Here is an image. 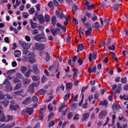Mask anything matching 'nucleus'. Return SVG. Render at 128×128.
<instances>
[{
  "mask_svg": "<svg viewBox=\"0 0 128 128\" xmlns=\"http://www.w3.org/2000/svg\"><path fill=\"white\" fill-rule=\"evenodd\" d=\"M33 40L38 42H46V38L44 34H38L33 36Z\"/></svg>",
  "mask_w": 128,
  "mask_h": 128,
  "instance_id": "nucleus-1",
  "label": "nucleus"
},
{
  "mask_svg": "<svg viewBox=\"0 0 128 128\" xmlns=\"http://www.w3.org/2000/svg\"><path fill=\"white\" fill-rule=\"evenodd\" d=\"M40 84V82L38 81L37 82H35L33 84H32L29 86V88L28 90V92H30L32 94H34V92H36V89H34V88H37V86H38Z\"/></svg>",
  "mask_w": 128,
  "mask_h": 128,
  "instance_id": "nucleus-2",
  "label": "nucleus"
},
{
  "mask_svg": "<svg viewBox=\"0 0 128 128\" xmlns=\"http://www.w3.org/2000/svg\"><path fill=\"white\" fill-rule=\"evenodd\" d=\"M28 58L30 64H34V62H36V56H34V52H32L28 54Z\"/></svg>",
  "mask_w": 128,
  "mask_h": 128,
  "instance_id": "nucleus-3",
  "label": "nucleus"
},
{
  "mask_svg": "<svg viewBox=\"0 0 128 128\" xmlns=\"http://www.w3.org/2000/svg\"><path fill=\"white\" fill-rule=\"evenodd\" d=\"M35 50H38L39 52H42L44 50V44H40L37 42L34 46Z\"/></svg>",
  "mask_w": 128,
  "mask_h": 128,
  "instance_id": "nucleus-4",
  "label": "nucleus"
},
{
  "mask_svg": "<svg viewBox=\"0 0 128 128\" xmlns=\"http://www.w3.org/2000/svg\"><path fill=\"white\" fill-rule=\"evenodd\" d=\"M108 112L106 110H101L98 114V118L100 120H102L105 116H106Z\"/></svg>",
  "mask_w": 128,
  "mask_h": 128,
  "instance_id": "nucleus-5",
  "label": "nucleus"
},
{
  "mask_svg": "<svg viewBox=\"0 0 128 128\" xmlns=\"http://www.w3.org/2000/svg\"><path fill=\"white\" fill-rule=\"evenodd\" d=\"M19 44L24 49L30 48V46H28V44L26 43V42L22 41V40H19Z\"/></svg>",
  "mask_w": 128,
  "mask_h": 128,
  "instance_id": "nucleus-6",
  "label": "nucleus"
},
{
  "mask_svg": "<svg viewBox=\"0 0 128 128\" xmlns=\"http://www.w3.org/2000/svg\"><path fill=\"white\" fill-rule=\"evenodd\" d=\"M37 20H39L40 24H44V22H46V18H44V16H42V14H39L37 16Z\"/></svg>",
  "mask_w": 128,
  "mask_h": 128,
  "instance_id": "nucleus-7",
  "label": "nucleus"
},
{
  "mask_svg": "<svg viewBox=\"0 0 128 128\" xmlns=\"http://www.w3.org/2000/svg\"><path fill=\"white\" fill-rule=\"evenodd\" d=\"M9 108L10 110H16L18 108H20L18 105H14V104H11L10 105Z\"/></svg>",
  "mask_w": 128,
  "mask_h": 128,
  "instance_id": "nucleus-8",
  "label": "nucleus"
},
{
  "mask_svg": "<svg viewBox=\"0 0 128 128\" xmlns=\"http://www.w3.org/2000/svg\"><path fill=\"white\" fill-rule=\"evenodd\" d=\"M32 102V98L30 97H28L26 98L22 102L23 104H25V106H28V104H30Z\"/></svg>",
  "mask_w": 128,
  "mask_h": 128,
  "instance_id": "nucleus-9",
  "label": "nucleus"
},
{
  "mask_svg": "<svg viewBox=\"0 0 128 128\" xmlns=\"http://www.w3.org/2000/svg\"><path fill=\"white\" fill-rule=\"evenodd\" d=\"M88 74H92V72H96V66H94L92 70V66H89L88 70Z\"/></svg>",
  "mask_w": 128,
  "mask_h": 128,
  "instance_id": "nucleus-10",
  "label": "nucleus"
},
{
  "mask_svg": "<svg viewBox=\"0 0 128 128\" xmlns=\"http://www.w3.org/2000/svg\"><path fill=\"white\" fill-rule=\"evenodd\" d=\"M6 118L4 116V111L0 112V122H6Z\"/></svg>",
  "mask_w": 128,
  "mask_h": 128,
  "instance_id": "nucleus-11",
  "label": "nucleus"
},
{
  "mask_svg": "<svg viewBox=\"0 0 128 128\" xmlns=\"http://www.w3.org/2000/svg\"><path fill=\"white\" fill-rule=\"evenodd\" d=\"M15 70H9L8 71H7L6 74L8 76L7 77L8 80H12V78L10 77V75L12 74H14V72H15Z\"/></svg>",
  "mask_w": 128,
  "mask_h": 128,
  "instance_id": "nucleus-12",
  "label": "nucleus"
},
{
  "mask_svg": "<svg viewBox=\"0 0 128 128\" xmlns=\"http://www.w3.org/2000/svg\"><path fill=\"white\" fill-rule=\"evenodd\" d=\"M56 26H58V28H62L64 32H66V27L62 26V24L60 23H58V22Z\"/></svg>",
  "mask_w": 128,
  "mask_h": 128,
  "instance_id": "nucleus-13",
  "label": "nucleus"
},
{
  "mask_svg": "<svg viewBox=\"0 0 128 128\" xmlns=\"http://www.w3.org/2000/svg\"><path fill=\"white\" fill-rule=\"evenodd\" d=\"M32 70H34V73L36 74H38L40 73V70H38V66L34 64Z\"/></svg>",
  "mask_w": 128,
  "mask_h": 128,
  "instance_id": "nucleus-14",
  "label": "nucleus"
},
{
  "mask_svg": "<svg viewBox=\"0 0 128 128\" xmlns=\"http://www.w3.org/2000/svg\"><path fill=\"white\" fill-rule=\"evenodd\" d=\"M56 16L58 18H64V15L62 12H60L58 11H56Z\"/></svg>",
  "mask_w": 128,
  "mask_h": 128,
  "instance_id": "nucleus-15",
  "label": "nucleus"
},
{
  "mask_svg": "<svg viewBox=\"0 0 128 128\" xmlns=\"http://www.w3.org/2000/svg\"><path fill=\"white\" fill-rule=\"evenodd\" d=\"M51 22L53 26H56V17L55 16H52Z\"/></svg>",
  "mask_w": 128,
  "mask_h": 128,
  "instance_id": "nucleus-16",
  "label": "nucleus"
},
{
  "mask_svg": "<svg viewBox=\"0 0 128 128\" xmlns=\"http://www.w3.org/2000/svg\"><path fill=\"white\" fill-rule=\"evenodd\" d=\"M112 108H114L115 110H120L122 108V107L120 106V105L118 104H114L112 106Z\"/></svg>",
  "mask_w": 128,
  "mask_h": 128,
  "instance_id": "nucleus-17",
  "label": "nucleus"
},
{
  "mask_svg": "<svg viewBox=\"0 0 128 128\" xmlns=\"http://www.w3.org/2000/svg\"><path fill=\"white\" fill-rule=\"evenodd\" d=\"M108 100H104V101L102 100L99 103L98 106H108Z\"/></svg>",
  "mask_w": 128,
  "mask_h": 128,
  "instance_id": "nucleus-18",
  "label": "nucleus"
},
{
  "mask_svg": "<svg viewBox=\"0 0 128 128\" xmlns=\"http://www.w3.org/2000/svg\"><path fill=\"white\" fill-rule=\"evenodd\" d=\"M92 28H90V30H88L85 32V34L86 38H88V36H92Z\"/></svg>",
  "mask_w": 128,
  "mask_h": 128,
  "instance_id": "nucleus-19",
  "label": "nucleus"
},
{
  "mask_svg": "<svg viewBox=\"0 0 128 128\" xmlns=\"http://www.w3.org/2000/svg\"><path fill=\"white\" fill-rule=\"evenodd\" d=\"M90 118V114L88 113H84L83 114V118L82 119V122H84L86 120H88V118Z\"/></svg>",
  "mask_w": 128,
  "mask_h": 128,
  "instance_id": "nucleus-20",
  "label": "nucleus"
},
{
  "mask_svg": "<svg viewBox=\"0 0 128 128\" xmlns=\"http://www.w3.org/2000/svg\"><path fill=\"white\" fill-rule=\"evenodd\" d=\"M30 24L32 28H36V27L38 26L36 25V22H32V19L30 20Z\"/></svg>",
  "mask_w": 128,
  "mask_h": 128,
  "instance_id": "nucleus-21",
  "label": "nucleus"
},
{
  "mask_svg": "<svg viewBox=\"0 0 128 128\" xmlns=\"http://www.w3.org/2000/svg\"><path fill=\"white\" fill-rule=\"evenodd\" d=\"M72 70L74 72L72 78H76L78 76V70L73 68Z\"/></svg>",
  "mask_w": 128,
  "mask_h": 128,
  "instance_id": "nucleus-22",
  "label": "nucleus"
},
{
  "mask_svg": "<svg viewBox=\"0 0 128 128\" xmlns=\"http://www.w3.org/2000/svg\"><path fill=\"white\" fill-rule=\"evenodd\" d=\"M34 108H26L27 110V114H30V116H32V113L34 112V110H32Z\"/></svg>",
  "mask_w": 128,
  "mask_h": 128,
  "instance_id": "nucleus-23",
  "label": "nucleus"
},
{
  "mask_svg": "<svg viewBox=\"0 0 128 128\" xmlns=\"http://www.w3.org/2000/svg\"><path fill=\"white\" fill-rule=\"evenodd\" d=\"M78 60V56H74L72 58V66H76V62Z\"/></svg>",
  "mask_w": 128,
  "mask_h": 128,
  "instance_id": "nucleus-24",
  "label": "nucleus"
},
{
  "mask_svg": "<svg viewBox=\"0 0 128 128\" xmlns=\"http://www.w3.org/2000/svg\"><path fill=\"white\" fill-rule=\"evenodd\" d=\"M120 4L118 3H115L113 4V9L114 10H118V8H120Z\"/></svg>",
  "mask_w": 128,
  "mask_h": 128,
  "instance_id": "nucleus-25",
  "label": "nucleus"
},
{
  "mask_svg": "<svg viewBox=\"0 0 128 128\" xmlns=\"http://www.w3.org/2000/svg\"><path fill=\"white\" fill-rule=\"evenodd\" d=\"M50 32H51V34H52V35L53 36H56L58 32L56 30H54V28H50Z\"/></svg>",
  "mask_w": 128,
  "mask_h": 128,
  "instance_id": "nucleus-26",
  "label": "nucleus"
},
{
  "mask_svg": "<svg viewBox=\"0 0 128 128\" xmlns=\"http://www.w3.org/2000/svg\"><path fill=\"white\" fill-rule=\"evenodd\" d=\"M1 102L2 104H4V106L5 108H6V106H8V104H10V101H8V100H5L2 102Z\"/></svg>",
  "mask_w": 128,
  "mask_h": 128,
  "instance_id": "nucleus-27",
  "label": "nucleus"
},
{
  "mask_svg": "<svg viewBox=\"0 0 128 128\" xmlns=\"http://www.w3.org/2000/svg\"><path fill=\"white\" fill-rule=\"evenodd\" d=\"M65 106H66V104L62 103L58 108L59 112H62V110L64 108Z\"/></svg>",
  "mask_w": 128,
  "mask_h": 128,
  "instance_id": "nucleus-28",
  "label": "nucleus"
},
{
  "mask_svg": "<svg viewBox=\"0 0 128 128\" xmlns=\"http://www.w3.org/2000/svg\"><path fill=\"white\" fill-rule=\"evenodd\" d=\"M20 70L22 74H25L26 72L28 70V67L26 66H22L20 68Z\"/></svg>",
  "mask_w": 128,
  "mask_h": 128,
  "instance_id": "nucleus-29",
  "label": "nucleus"
},
{
  "mask_svg": "<svg viewBox=\"0 0 128 128\" xmlns=\"http://www.w3.org/2000/svg\"><path fill=\"white\" fill-rule=\"evenodd\" d=\"M20 88H22V84L20 83H18V84H16L15 86V87L14 88V89L16 90H20Z\"/></svg>",
  "mask_w": 128,
  "mask_h": 128,
  "instance_id": "nucleus-30",
  "label": "nucleus"
},
{
  "mask_svg": "<svg viewBox=\"0 0 128 128\" xmlns=\"http://www.w3.org/2000/svg\"><path fill=\"white\" fill-rule=\"evenodd\" d=\"M20 51L16 50L14 52V56L16 58H20Z\"/></svg>",
  "mask_w": 128,
  "mask_h": 128,
  "instance_id": "nucleus-31",
  "label": "nucleus"
},
{
  "mask_svg": "<svg viewBox=\"0 0 128 128\" xmlns=\"http://www.w3.org/2000/svg\"><path fill=\"white\" fill-rule=\"evenodd\" d=\"M66 88L68 90H72V84L71 82H68L66 84Z\"/></svg>",
  "mask_w": 128,
  "mask_h": 128,
  "instance_id": "nucleus-32",
  "label": "nucleus"
},
{
  "mask_svg": "<svg viewBox=\"0 0 128 128\" xmlns=\"http://www.w3.org/2000/svg\"><path fill=\"white\" fill-rule=\"evenodd\" d=\"M46 58L45 60H46V62H48V60H50V53L48 52H46Z\"/></svg>",
  "mask_w": 128,
  "mask_h": 128,
  "instance_id": "nucleus-33",
  "label": "nucleus"
},
{
  "mask_svg": "<svg viewBox=\"0 0 128 128\" xmlns=\"http://www.w3.org/2000/svg\"><path fill=\"white\" fill-rule=\"evenodd\" d=\"M120 90H122V86L118 84V88L115 90V92H118V94H120Z\"/></svg>",
  "mask_w": 128,
  "mask_h": 128,
  "instance_id": "nucleus-34",
  "label": "nucleus"
},
{
  "mask_svg": "<svg viewBox=\"0 0 128 128\" xmlns=\"http://www.w3.org/2000/svg\"><path fill=\"white\" fill-rule=\"evenodd\" d=\"M28 54H30L28 52V48L23 49L22 54H24V56H28Z\"/></svg>",
  "mask_w": 128,
  "mask_h": 128,
  "instance_id": "nucleus-35",
  "label": "nucleus"
},
{
  "mask_svg": "<svg viewBox=\"0 0 128 128\" xmlns=\"http://www.w3.org/2000/svg\"><path fill=\"white\" fill-rule=\"evenodd\" d=\"M94 4H92L86 8V10H94Z\"/></svg>",
  "mask_w": 128,
  "mask_h": 128,
  "instance_id": "nucleus-36",
  "label": "nucleus"
},
{
  "mask_svg": "<svg viewBox=\"0 0 128 128\" xmlns=\"http://www.w3.org/2000/svg\"><path fill=\"white\" fill-rule=\"evenodd\" d=\"M32 71V70L29 68L28 72L25 74V76H26V78H30V72Z\"/></svg>",
  "mask_w": 128,
  "mask_h": 128,
  "instance_id": "nucleus-37",
  "label": "nucleus"
},
{
  "mask_svg": "<svg viewBox=\"0 0 128 128\" xmlns=\"http://www.w3.org/2000/svg\"><path fill=\"white\" fill-rule=\"evenodd\" d=\"M121 82H122L124 84H126V82H128V80L126 76L122 78H121Z\"/></svg>",
  "mask_w": 128,
  "mask_h": 128,
  "instance_id": "nucleus-38",
  "label": "nucleus"
},
{
  "mask_svg": "<svg viewBox=\"0 0 128 128\" xmlns=\"http://www.w3.org/2000/svg\"><path fill=\"white\" fill-rule=\"evenodd\" d=\"M70 97V93H68L64 96V100H68Z\"/></svg>",
  "mask_w": 128,
  "mask_h": 128,
  "instance_id": "nucleus-39",
  "label": "nucleus"
},
{
  "mask_svg": "<svg viewBox=\"0 0 128 128\" xmlns=\"http://www.w3.org/2000/svg\"><path fill=\"white\" fill-rule=\"evenodd\" d=\"M77 10H78V5H76V4L73 5L72 8V12H76Z\"/></svg>",
  "mask_w": 128,
  "mask_h": 128,
  "instance_id": "nucleus-40",
  "label": "nucleus"
},
{
  "mask_svg": "<svg viewBox=\"0 0 128 128\" xmlns=\"http://www.w3.org/2000/svg\"><path fill=\"white\" fill-rule=\"evenodd\" d=\"M45 20H46V22H48L50 20V15L48 14L45 15Z\"/></svg>",
  "mask_w": 128,
  "mask_h": 128,
  "instance_id": "nucleus-41",
  "label": "nucleus"
},
{
  "mask_svg": "<svg viewBox=\"0 0 128 128\" xmlns=\"http://www.w3.org/2000/svg\"><path fill=\"white\" fill-rule=\"evenodd\" d=\"M14 84H18V82H20V80L18 78H15L13 80Z\"/></svg>",
  "mask_w": 128,
  "mask_h": 128,
  "instance_id": "nucleus-42",
  "label": "nucleus"
},
{
  "mask_svg": "<svg viewBox=\"0 0 128 128\" xmlns=\"http://www.w3.org/2000/svg\"><path fill=\"white\" fill-rule=\"evenodd\" d=\"M78 48L80 50V51L84 50V44H79Z\"/></svg>",
  "mask_w": 128,
  "mask_h": 128,
  "instance_id": "nucleus-43",
  "label": "nucleus"
},
{
  "mask_svg": "<svg viewBox=\"0 0 128 128\" xmlns=\"http://www.w3.org/2000/svg\"><path fill=\"white\" fill-rule=\"evenodd\" d=\"M24 82L25 84H30V80L26 78L24 80Z\"/></svg>",
  "mask_w": 128,
  "mask_h": 128,
  "instance_id": "nucleus-44",
  "label": "nucleus"
},
{
  "mask_svg": "<svg viewBox=\"0 0 128 128\" xmlns=\"http://www.w3.org/2000/svg\"><path fill=\"white\" fill-rule=\"evenodd\" d=\"M77 62H78L79 66H82V64L84 63V60H82V59L79 58Z\"/></svg>",
  "mask_w": 128,
  "mask_h": 128,
  "instance_id": "nucleus-45",
  "label": "nucleus"
},
{
  "mask_svg": "<svg viewBox=\"0 0 128 128\" xmlns=\"http://www.w3.org/2000/svg\"><path fill=\"white\" fill-rule=\"evenodd\" d=\"M94 26L96 30H98L100 28V24L98 22H96L94 24Z\"/></svg>",
  "mask_w": 128,
  "mask_h": 128,
  "instance_id": "nucleus-46",
  "label": "nucleus"
},
{
  "mask_svg": "<svg viewBox=\"0 0 128 128\" xmlns=\"http://www.w3.org/2000/svg\"><path fill=\"white\" fill-rule=\"evenodd\" d=\"M31 78L34 82H37L38 80V76H31Z\"/></svg>",
  "mask_w": 128,
  "mask_h": 128,
  "instance_id": "nucleus-47",
  "label": "nucleus"
},
{
  "mask_svg": "<svg viewBox=\"0 0 128 128\" xmlns=\"http://www.w3.org/2000/svg\"><path fill=\"white\" fill-rule=\"evenodd\" d=\"M32 34H38V30L34 29L31 30Z\"/></svg>",
  "mask_w": 128,
  "mask_h": 128,
  "instance_id": "nucleus-48",
  "label": "nucleus"
},
{
  "mask_svg": "<svg viewBox=\"0 0 128 128\" xmlns=\"http://www.w3.org/2000/svg\"><path fill=\"white\" fill-rule=\"evenodd\" d=\"M38 96H34L32 97V102H38Z\"/></svg>",
  "mask_w": 128,
  "mask_h": 128,
  "instance_id": "nucleus-49",
  "label": "nucleus"
},
{
  "mask_svg": "<svg viewBox=\"0 0 128 128\" xmlns=\"http://www.w3.org/2000/svg\"><path fill=\"white\" fill-rule=\"evenodd\" d=\"M48 110H49L50 112H52V110H53L54 107H52V104H50L48 105Z\"/></svg>",
  "mask_w": 128,
  "mask_h": 128,
  "instance_id": "nucleus-50",
  "label": "nucleus"
},
{
  "mask_svg": "<svg viewBox=\"0 0 128 128\" xmlns=\"http://www.w3.org/2000/svg\"><path fill=\"white\" fill-rule=\"evenodd\" d=\"M46 90H44V89H40L39 90L38 92L40 94L42 95V94H46Z\"/></svg>",
  "mask_w": 128,
  "mask_h": 128,
  "instance_id": "nucleus-51",
  "label": "nucleus"
},
{
  "mask_svg": "<svg viewBox=\"0 0 128 128\" xmlns=\"http://www.w3.org/2000/svg\"><path fill=\"white\" fill-rule=\"evenodd\" d=\"M8 92H12V87L10 85L6 86Z\"/></svg>",
  "mask_w": 128,
  "mask_h": 128,
  "instance_id": "nucleus-52",
  "label": "nucleus"
},
{
  "mask_svg": "<svg viewBox=\"0 0 128 128\" xmlns=\"http://www.w3.org/2000/svg\"><path fill=\"white\" fill-rule=\"evenodd\" d=\"M99 96H100V93H98V92H96V93H95L94 94V98H95V100H98Z\"/></svg>",
  "mask_w": 128,
  "mask_h": 128,
  "instance_id": "nucleus-53",
  "label": "nucleus"
},
{
  "mask_svg": "<svg viewBox=\"0 0 128 128\" xmlns=\"http://www.w3.org/2000/svg\"><path fill=\"white\" fill-rule=\"evenodd\" d=\"M48 80V78H46V76H43L42 78V84L46 82V81Z\"/></svg>",
  "mask_w": 128,
  "mask_h": 128,
  "instance_id": "nucleus-54",
  "label": "nucleus"
},
{
  "mask_svg": "<svg viewBox=\"0 0 128 128\" xmlns=\"http://www.w3.org/2000/svg\"><path fill=\"white\" fill-rule=\"evenodd\" d=\"M22 116H26V114H28V111L26 109H24L22 110V112H21Z\"/></svg>",
  "mask_w": 128,
  "mask_h": 128,
  "instance_id": "nucleus-55",
  "label": "nucleus"
},
{
  "mask_svg": "<svg viewBox=\"0 0 128 128\" xmlns=\"http://www.w3.org/2000/svg\"><path fill=\"white\" fill-rule=\"evenodd\" d=\"M22 16L24 18H28V14L26 12H24L22 14Z\"/></svg>",
  "mask_w": 128,
  "mask_h": 128,
  "instance_id": "nucleus-56",
  "label": "nucleus"
},
{
  "mask_svg": "<svg viewBox=\"0 0 128 128\" xmlns=\"http://www.w3.org/2000/svg\"><path fill=\"white\" fill-rule=\"evenodd\" d=\"M34 8H32L29 10V13L30 14H34Z\"/></svg>",
  "mask_w": 128,
  "mask_h": 128,
  "instance_id": "nucleus-57",
  "label": "nucleus"
},
{
  "mask_svg": "<svg viewBox=\"0 0 128 128\" xmlns=\"http://www.w3.org/2000/svg\"><path fill=\"white\" fill-rule=\"evenodd\" d=\"M96 53H97L96 50L94 51V52H93L92 58H93L94 60L96 59Z\"/></svg>",
  "mask_w": 128,
  "mask_h": 128,
  "instance_id": "nucleus-58",
  "label": "nucleus"
},
{
  "mask_svg": "<svg viewBox=\"0 0 128 128\" xmlns=\"http://www.w3.org/2000/svg\"><path fill=\"white\" fill-rule=\"evenodd\" d=\"M108 48L111 50H116V46H114V44H112V46H109Z\"/></svg>",
  "mask_w": 128,
  "mask_h": 128,
  "instance_id": "nucleus-59",
  "label": "nucleus"
},
{
  "mask_svg": "<svg viewBox=\"0 0 128 128\" xmlns=\"http://www.w3.org/2000/svg\"><path fill=\"white\" fill-rule=\"evenodd\" d=\"M72 22L74 24H78V19H76V18H74Z\"/></svg>",
  "mask_w": 128,
  "mask_h": 128,
  "instance_id": "nucleus-60",
  "label": "nucleus"
},
{
  "mask_svg": "<svg viewBox=\"0 0 128 128\" xmlns=\"http://www.w3.org/2000/svg\"><path fill=\"white\" fill-rule=\"evenodd\" d=\"M112 44V38H108L107 40V42H106V46H110Z\"/></svg>",
  "mask_w": 128,
  "mask_h": 128,
  "instance_id": "nucleus-61",
  "label": "nucleus"
},
{
  "mask_svg": "<svg viewBox=\"0 0 128 128\" xmlns=\"http://www.w3.org/2000/svg\"><path fill=\"white\" fill-rule=\"evenodd\" d=\"M72 116H74V114H72V112H69L68 116V119L70 120V118H72Z\"/></svg>",
  "mask_w": 128,
  "mask_h": 128,
  "instance_id": "nucleus-62",
  "label": "nucleus"
},
{
  "mask_svg": "<svg viewBox=\"0 0 128 128\" xmlns=\"http://www.w3.org/2000/svg\"><path fill=\"white\" fill-rule=\"evenodd\" d=\"M25 40H26V42H30V36L26 35L25 36Z\"/></svg>",
  "mask_w": 128,
  "mask_h": 128,
  "instance_id": "nucleus-63",
  "label": "nucleus"
},
{
  "mask_svg": "<svg viewBox=\"0 0 128 128\" xmlns=\"http://www.w3.org/2000/svg\"><path fill=\"white\" fill-rule=\"evenodd\" d=\"M8 119L6 120V122H10V120H13L14 117L12 116H7Z\"/></svg>",
  "mask_w": 128,
  "mask_h": 128,
  "instance_id": "nucleus-64",
  "label": "nucleus"
}]
</instances>
